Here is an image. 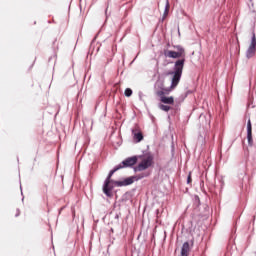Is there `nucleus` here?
<instances>
[{
  "mask_svg": "<svg viewBox=\"0 0 256 256\" xmlns=\"http://www.w3.org/2000/svg\"><path fill=\"white\" fill-rule=\"evenodd\" d=\"M185 67V58L179 59L174 64V71L170 74L173 75L171 86L169 91H173L177 85H179V81H181V75H183V69Z\"/></svg>",
  "mask_w": 256,
  "mask_h": 256,
  "instance_id": "obj_1",
  "label": "nucleus"
},
{
  "mask_svg": "<svg viewBox=\"0 0 256 256\" xmlns=\"http://www.w3.org/2000/svg\"><path fill=\"white\" fill-rule=\"evenodd\" d=\"M138 165L134 167V171L136 173L141 171H147V169H150V167H153L154 165V158L151 154L146 153L137 156Z\"/></svg>",
  "mask_w": 256,
  "mask_h": 256,
  "instance_id": "obj_2",
  "label": "nucleus"
},
{
  "mask_svg": "<svg viewBox=\"0 0 256 256\" xmlns=\"http://www.w3.org/2000/svg\"><path fill=\"white\" fill-rule=\"evenodd\" d=\"M119 169H123V166H121V164H119L118 166H116L113 170H111L104 182V186H103V193H105L107 195V197H111L113 194L111 193V191H113V186H111V178L113 177V175H115V173H117V171H119Z\"/></svg>",
  "mask_w": 256,
  "mask_h": 256,
  "instance_id": "obj_3",
  "label": "nucleus"
},
{
  "mask_svg": "<svg viewBox=\"0 0 256 256\" xmlns=\"http://www.w3.org/2000/svg\"><path fill=\"white\" fill-rule=\"evenodd\" d=\"M145 177H149V172H145L142 174H138L135 177H130V178H126L124 181H114V185H116V187H127V185H133L134 183V179H143Z\"/></svg>",
  "mask_w": 256,
  "mask_h": 256,
  "instance_id": "obj_4",
  "label": "nucleus"
},
{
  "mask_svg": "<svg viewBox=\"0 0 256 256\" xmlns=\"http://www.w3.org/2000/svg\"><path fill=\"white\" fill-rule=\"evenodd\" d=\"M255 53H256V36H255V32H253L252 38H251V43L246 52L247 59H251V57H254Z\"/></svg>",
  "mask_w": 256,
  "mask_h": 256,
  "instance_id": "obj_5",
  "label": "nucleus"
},
{
  "mask_svg": "<svg viewBox=\"0 0 256 256\" xmlns=\"http://www.w3.org/2000/svg\"><path fill=\"white\" fill-rule=\"evenodd\" d=\"M165 57H169L170 59H180V57H183L185 55V50L183 48H179L178 52H175L173 50H166L164 52Z\"/></svg>",
  "mask_w": 256,
  "mask_h": 256,
  "instance_id": "obj_6",
  "label": "nucleus"
},
{
  "mask_svg": "<svg viewBox=\"0 0 256 256\" xmlns=\"http://www.w3.org/2000/svg\"><path fill=\"white\" fill-rule=\"evenodd\" d=\"M135 163H137V156L127 158L126 160L122 161V163L120 165H121L122 169H124V167H133V165H135Z\"/></svg>",
  "mask_w": 256,
  "mask_h": 256,
  "instance_id": "obj_7",
  "label": "nucleus"
},
{
  "mask_svg": "<svg viewBox=\"0 0 256 256\" xmlns=\"http://www.w3.org/2000/svg\"><path fill=\"white\" fill-rule=\"evenodd\" d=\"M132 135H134V140L136 141V143H141V141H143V133L141 132L139 127H135L132 130Z\"/></svg>",
  "mask_w": 256,
  "mask_h": 256,
  "instance_id": "obj_8",
  "label": "nucleus"
},
{
  "mask_svg": "<svg viewBox=\"0 0 256 256\" xmlns=\"http://www.w3.org/2000/svg\"><path fill=\"white\" fill-rule=\"evenodd\" d=\"M191 253V247L189 246V242H185L181 248V256H189Z\"/></svg>",
  "mask_w": 256,
  "mask_h": 256,
  "instance_id": "obj_9",
  "label": "nucleus"
},
{
  "mask_svg": "<svg viewBox=\"0 0 256 256\" xmlns=\"http://www.w3.org/2000/svg\"><path fill=\"white\" fill-rule=\"evenodd\" d=\"M161 103H164V105H175V98L173 96L167 97L164 96L161 98Z\"/></svg>",
  "mask_w": 256,
  "mask_h": 256,
  "instance_id": "obj_10",
  "label": "nucleus"
},
{
  "mask_svg": "<svg viewBox=\"0 0 256 256\" xmlns=\"http://www.w3.org/2000/svg\"><path fill=\"white\" fill-rule=\"evenodd\" d=\"M155 94L157 95V97H160V101L162 99V97H165V91H171V90H167L163 87V84L160 87V90H157V84L155 85Z\"/></svg>",
  "mask_w": 256,
  "mask_h": 256,
  "instance_id": "obj_11",
  "label": "nucleus"
},
{
  "mask_svg": "<svg viewBox=\"0 0 256 256\" xmlns=\"http://www.w3.org/2000/svg\"><path fill=\"white\" fill-rule=\"evenodd\" d=\"M248 145L253 147V132L247 133Z\"/></svg>",
  "mask_w": 256,
  "mask_h": 256,
  "instance_id": "obj_12",
  "label": "nucleus"
},
{
  "mask_svg": "<svg viewBox=\"0 0 256 256\" xmlns=\"http://www.w3.org/2000/svg\"><path fill=\"white\" fill-rule=\"evenodd\" d=\"M159 108L161 109V111H165L166 113L171 111V107L170 106H167L165 104H160L159 105Z\"/></svg>",
  "mask_w": 256,
  "mask_h": 256,
  "instance_id": "obj_13",
  "label": "nucleus"
},
{
  "mask_svg": "<svg viewBox=\"0 0 256 256\" xmlns=\"http://www.w3.org/2000/svg\"><path fill=\"white\" fill-rule=\"evenodd\" d=\"M124 95L125 97H131V95H133V90H131V88H126L124 91Z\"/></svg>",
  "mask_w": 256,
  "mask_h": 256,
  "instance_id": "obj_14",
  "label": "nucleus"
},
{
  "mask_svg": "<svg viewBox=\"0 0 256 256\" xmlns=\"http://www.w3.org/2000/svg\"><path fill=\"white\" fill-rule=\"evenodd\" d=\"M169 0L166 1V7H165V11H164V17L169 15Z\"/></svg>",
  "mask_w": 256,
  "mask_h": 256,
  "instance_id": "obj_15",
  "label": "nucleus"
},
{
  "mask_svg": "<svg viewBox=\"0 0 256 256\" xmlns=\"http://www.w3.org/2000/svg\"><path fill=\"white\" fill-rule=\"evenodd\" d=\"M247 133H253V128L251 126V120H248V123H247Z\"/></svg>",
  "mask_w": 256,
  "mask_h": 256,
  "instance_id": "obj_16",
  "label": "nucleus"
},
{
  "mask_svg": "<svg viewBox=\"0 0 256 256\" xmlns=\"http://www.w3.org/2000/svg\"><path fill=\"white\" fill-rule=\"evenodd\" d=\"M192 179H191V174L188 175V178H187V183H191Z\"/></svg>",
  "mask_w": 256,
  "mask_h": 256,
  "instance_id": "obj_17",
  "label": "nucleus"
}]
</instances>
